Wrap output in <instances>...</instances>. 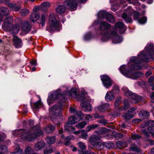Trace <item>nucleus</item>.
Masks as SVG:
<instances>
[{
  "mask_svg": "<svg viewBox=\"0 0 154 154\" xmlns=\"http://www.w3.org/2000/svg\"><path fill=\"white\" fill-rule=\"evenodd\" d=\"M131 98L132 99V103H136L141 100L142 99L140 96L137 95L134 93Z\"/></svg>",
  "mask_w": 154,
  "mask_h": 154,
  "instance_id": "obj_28",
  "label": "nucleus"
},
{
  "mask_svg": "<svg viewBox=\"0 0 154 154\" xmlns=\"http://www.w3.org/2000/svg\"><path fill=\"white\" fill-rule=\"evenodd\" d=\"M131 114H133V113L134 112V113L133 114H134L137 112H138V111L137 110V109L136 107H133L131 108L128 111Z\"/></svg>",
  "mask_w": 154,
  "mask_h": 154,
  "instance_id": "obj_54",
  "label": "nucleus"
},
{
  "mask_svg": "<svg viewBox=\"0 0 154 154\" xmlns=\"http://www.w3.org/2000/svg\"><path fill=\"white\" fill-rule=\"evenodd\" d=\"M122 89L125 95L128 97L131 98L132 95L134 94L131 91H129L127 88L123 87L122 88Z\"/></svg>",
  "mask_w": 154,
  "mask_h": 154,
  "instance_id": "obj_30",
  "label": "nucleus"
},
{
  "mask_svg": "<svg viewBox=\"0 0 154 154\" xmlns=\"http://www.w3.org/2000/svg\"><path fill=\"white\" fill-rule=\"evenodd\" d=\"M10 6L16 11H18L21 8L20 5L17 6L15 3H11L10 5Z\"/></svg>",
  "mask_w": 154,
  "mask_h": 154,
  "instance_id": "obj_40",
  "label": "nucleus"
},
{
  "mask_svg": "<svg viewBox=\"0 0 154 154\" xmlns=\"http://www.w3.org/2000/svg\"><path fill=\"white\" fill-rule=\"evenodd\" d=\"M106 129L105 128H103L101 129H99L98 130L95 131V133L98 134H100L103 133V131H105Z\"/></svg>",
  "mask_w": 154,
  "mask_h": 154,
  "instance_id": "obj_58",
  "label": "nucleus"
},
{
  "mask_svg": "<svg viewBox=\"0 0 154 154\" xmlns=\"http://www.w3.org/2000/svg\"><path fill=\"white\" fill-rule=\"evenodd\" d=\"M124 107L122 108V110H124L128 109L129 107V103L128 101L127 100H125L123 101Z\"/></svg>",
  "mask_w": 154,
  "mask_h": 154,
  "instance_id": "obj_42",
  "label": "nucleus"
},
{
  "mask_svg": "<svg viewBox=\"0 0 154 154\" xmlns=\"http://www.w3.org/2000/svg\"><path fill=\"white\" fill-rule=\"evenodd\" d=\"M121 98L120 97H117L115 101L114 105L116 107H118L121 103Z\"/></svg>",
  "mask_w": 154,
  "mask_h": 154,
  "instance_id": "obj_44",
  "label": "nucleus"
},
{
  "mask_svg": "<svg viewBox=\"0 0 154 154\" xmlns=\"http://www.w3.org/2000/svg\"><path fill=\"white\" fill-rule=\"evenodd\" d=\"M111 27V25L106 22H102L100 26L101 30L103 31H106L109 29Z\"/></svg>",
  "mask_w": 154,
  "mask_h": 154,
  "instance_id": "obj_22",
  "label": "nucleus"
},
{
  "mask_svg": "<svg viewBox=\"0 0 154 154\" xmlns=\"http://www.w3.org/2000/svg\"><path fill=\"white\" fill-rule=\"evenodd\" d=\"M42 104L40 101V99L38 102H35L34 103V108L36 109L42 106Z\"/></svg>",
  "mask_w": 154,
  "mask_h": 154,
  "instance_id": "obj_51",
  "label": "nucleus"
},
{
  "mask_svg": "<svg viewBox=\"0 0 154 154\" xmlns=\"http://www.w3.org/2000/svg\"><path fill=\"white\" fill-rule=\"evenodd\" d=\"M46 140L48 143L49 144H53L55 141V138L54 137H48L46 138Z\"/></svg>",
  "mask_w": 154,
  "mask_h": 154,
  "instance_id": "obj_39",
  "label": "nucleus"
},
{
  "mask_svg": "<svg viewBox=\"0 0 154 154\" xmlns=\"http://www.w3.org/2000/svg\"><path fill=\"white\" fill-rule=\"evenodd\" d=\"M32 152L33 149L30 147H27L25 150V154H32Z\"/></svg>",
  "mask_w": 154,
  "mask_h": 154,
  "instance_id": "obj_48",
  "label": "nucleus"
},
{
  "mask_svg": "<svg viewBox=\"0 0 154 154\" xmlns=\"http://www.w3.org/2000/svg\"><path fill=\"white\" fill-rule=\"evenodd\" d=\"M130 150L131 151H135L139 152L141 151V149L134 144H132L130 147Z\"/></svg>",
  "mask_w": 154,
  "mask_h": 154,
  "instance_id": "obj_36",
  "label": "nucleus"
},
{
  "mask_svg": "<svg viewBox=\"0 0 154 154\" xmlns=\"http://www.w3.org/2000/svg\"><path fill=\"white\" fill-rule=\"evenodd\" d=\"M141 138V137L140 135L137 134H132L131 136V138L132 140L136 141Z\"/></svg>",
  "mask_w": 154,
  "mask_h": 154,
  "instance_id": "obj_49",
  "label": "nucleus"
},
{
  "mask_svg": "<svg viewBox=\"0 0 154 154\" xmlns=\"http://www.w3.org/2000/svg\"><path fill=\"white\" fill-rule=\"evenodd\" d=\"M8 150L7 147L5 145L0 146V154H2L5 153Z\"/></svg>",
  "mask_w": 154,
  "mask_h": 154,
  "instance_id": "obj_41",
  "label": "nucleus"
},
{
  "mask_svg": "<svg viewBox=\"0 0 154 154\" xmlns=\"http://www.w3.org/2000/svg\"><path fill=\"white\" fill-rule=\"evenodd\" d=\"M39 14L35 12L32 13L30 17V20L33 22L37 21L39 18Z\"/></svg>",
  "mask_w": 154,
  "mask_h": 154,
  "instance_id": "obj_26",
  "label": "nucleus"
},
{
  "mask_svg": "<svg viewBox=\"0 0 154 154\" xmlns=\"http://www.w3.org/2000/svg\"><path fill=\"white\" fill-rule=\"evenodd\" d=\"M101 80L104 86L106 88L111 86L112 83V80L107 75H103L100 76Z\"/></svg>",
  "mask_w": 154,
  "mask_h": 154,
  "instance_id": "obj_11",
  "label": "nucleus"
},
{
  "mask_svg": "<svg viewBox=\"0 0 154 154\" xmlns=\"http://www.w3.org/2000/svg\"><path fill=\"white\" fill-rule=\"evenodd\" d=\"M140 118L143 119H147L149 116V113L146 110H142L138 114Z\"/></svg>",
  "mask_w": 154,
  "mask_h": 154,
  "instance_id": "obj_24",
  "label": "nucleus"
},
{
  "mask_svg": "<svg viewBox=\"0 0 154 154\" xmlns=\"http://www.w3.org/2000/svg\"><path fill=\"white\" fill-rule=\"evenodd\" d=\"M76 0H66L63 5H58L56 9V12L59 14L64 13L67 8L72 9L75 8L77 4Z\"/></svg>",
  "mask_w": 154,
  "mask_h": 154,
  "instance_id": "obj_3",
  "label": "nucleus"
},
{
  "mask_svg": "<svg viewBox=\"0 0 154 154\" xmlns=\"http://www.w3.org/2000/svg\"><path fill=\"white\" fill-rule=\"evenodd\" d=\"M1 15H0V22L2 19V15L6 16L9 14V11L6 7H2L0 8Z\"/></svg>",
  "mask_w": 154,
  "mask_h": 154,
  "instance_id": "obj_21",
  "label": "nucleus"
},
{
  "mask_svg": "<svg viewBox=\"0 0 154 154\" xmlns=\"http://www.w3.org/2000/svg\"><path fill=\"white\" fill-rule=\"evenodd\" d=\"M98 16L100 18H106V20L110 23H113L115 22L113 16L104 11H100L98 13Z\"/></svg>",
  "mask_w": 154,
  "mask_h": 154,
  "instance_id": "obj_10",
  "label": "nucleus"
},
{
  "mask_svg": "<svg viewBox=\"0 0 154 154\" xmlns=\"http://www.w3.org/2000/svg\"><path fill=\"white\" fill-rule=\"evenodd\" d=\"M59 25V22L56 20L55 16L53 14H51L49 19V29L50 31H53L56 29Z\"/></svg>",
  "mask_w": 154,
  "mask_h": 154,
  "instance_id": "obj_7",
  "label": "nucleus"
},
{
  "mask_svg": "<svg viewBox=\"0 0 154 154\" xmlns=\"http://www.w3.org/2000/svg\"><path fill=\"white\" fill-rule=\"evenodd\" d=\"M142 121V119H134L133 120V122L135 123H138Z\"/></svg>",
  "mask_w": 154,
  "mask_h": 154,
  "instance_id": "obj_64",
  "label": "nucleus"
},
{
  "mask_svg": "<svg viewBox=\"0 0 154 154\" xmlns=\"http://www.w3.org/2000/svg\"><path fill=\"white\" fill-rule=\"evenodd\" d=\"M142 132L146 137H149L150 136L149 134L148 133L146 130L143 129L142 130Z\"/></svg>",
  "mask_w": 154,
  "mask_h": 154,
  "instance_id": "obj_60",
  "label": "nucleus"
},
{
  "mask_svg": "<svg viewBox=\"0 0 154 154\" xmlns=\"http://www.w3.org/2000/svg\"><path fill=\"white\" fill-rule=\"evenodd\" d=\"M42 134L41 130L37 127H33L30 131L28 132L23 129H20L15 130L14 133L15 136H18L28 141L34 140L36 137Z\"/></svg>",
  "mask_w": 154,
  "mask_h": 154,
  "instance_id": "obj_1",
  "label": "nucleus"
},
{
  "mask_svg": "<svg viewBox=\"0 0 154 154\" xmlns=\"http://www.w3.org/2000/svg\"><path fill=\"white\" fill-rule=\"evenodd\" d=\"M72 124L69 121L65 125V129L68 131H72L75 130V128L72 127Z\"/></svg>",
  "mask_w": 154,
  "mask_h": 154,
  "instance_id": "obj_34",
  "label": "nucleus"
},
{
  "mask_svg": "<svg viewBox=\"0 0 154 154\" xmlns=\"http://www.w3.org/2000/svg\"><path fill=\"white\" fill-rule=\"evenodd\" d=\"M13 42L14 46L16 48H21L22 45L21 40L16 36H14Z\"/></svg>",
  "mask_w": 154,
  "mask_h": 154,
  "instance_id": "obj_17",
  "label": "nucleus"
},
{
  "mask_svg": "<svg viewBox=\"0 0 154 154\" xmlns=\"http://www.w3.org/2000/svg\"><path fill=\"white\" fill-rule=\"evenodd\" d=\"M149 83H152L153 85L154 83V76H151L149 79Z\"/></svg>",
  "mask_w": 154,
  "mask_h": 154,
  "instance_id": "obj_62",
  "label": "nucleus"
},
{
  "mask_svg": "<svg viewBox=\"0 0 154 154\" xmlns=\"http://www.w3.org/2000/svg\"><path fill=\"white\" fill-rule=\"evenodd\" d=\"M100 140V137L96 134L92 135L89 138L90 143L93 146L96 144Z\"/></svg>",
  "mask_w": 154,
  "mask_h": 154,
  "instance_id": "obj_15",
  "label": "nucleus"
},
{
  "mask_svg": "<svg viewBox=\"0 0 154 154\" xmlns=\"http://www.w3.org/2000/svg\"><path fill=\"white\" fill-rule=\"evenodd\" d=\"M98 126V125L97 124H92L88 125L86 127V132H89L92 130L97 128Z\"/></svg>",
  "mask_w": 154,
  "mask_h": 154,
  "instance_id": "obj_37",
  "label": "nucleus"
},
{
  "mask_svg": "<svg viewBox=\"0 0 154 154\" xmlns=\"http://www.w3.org/2000/svg\"><path fill=\"white\" fill-rule=\"evenodd\" d=\"M29 13V11L27 9L23 8L20 11V14L21 16L25 17L27 16Z\"/></svg>",
  "mask_w": 154,
  "mask_h": 154,
  "instance_id": "obj_38",
  "label": "nucleus"
},
{
  "mask_svg": "<svg viewBox=\"0 0 154 154\" xmlns=\"http://www.w3.org/2000/svg\"><path fill=\"white\" fill-rule=\"evenodd\" d=\"M123 137V135L120 133H117L115 135L116 138L117 139L122 138Z\"/></svg>",
  "mask_w": 154,
  "mask_h": 154,
  "instance_id": "obj_61",
  "label": "nucleus"
},
{
  "mask_svg": "<svg viewBox=\"0 0 154 154\" xmlns=\"http://www.w3.org/2000/svg\"><path fill=\"white\" fill-rule=\"evenodd\" d=\"M82 134L80 136V137L83 139L85 140H86L88 137V135L85 132V131H84V132L81 133Z\"/></svg>",
  "mask_w": 154,
  "mask_h": 154,
  "instance_id": "obj_53",
  "label": "nucleus"
},
{
  "mask_svg": "<svg viewBox=\"0 0 154 154\" xmlns=\"http://www.w3.org/2000/svg\"><path fill=\"white\" fill-rule=\"evenodd\" d=\"M120 71L126 77L133 79L141 78L143 76V73L141 72L138 71L133 73L132 71L128 70L125 65L121 66L120 68Z\"/></svg>",
  "mask_w": 154,
  "mask_h": 154,
  "instance_id": "obj_4",
  "label": "nucleus"
},
{
  "mask_svg": "<svg viewBox=\"0 0 154 154\" xmlns=\"http://www.w3.org/2000/svg\"><path fill=\"white\" fill-rule=\"evenodd\" d=\"M53 151V150L51 148L49 149H45L44 151V153L45 154H49V153H52Z\"/></svg>",
  "mask_w": 154,
  "mask_h": 154,
  "instance_id": "obj_59",
  "label": "nucleus"
},
{
  "mask_svg": "<svg viewBox=\"0 0 154 154\" xmlns=\"http://www.w3.org/2000/svg\"><path fill=\"white\" fill-rule=\"evenodd\" d=\"M147 20V18L146 17H143L140 20H138V22L140 24H144Z\"/></svg>",
  "mask_w": 154,
  "mask_h": 154,
  "instance_id": "obj_56",
  "label": "nucleus"
},
{
  "mask_svg": "<svg viewBox=\"0 0 154 154\" xmlns=\"http://www.w3.org/2000/svg\"><path fill=\"white\" fill-rule=\"evenodd\" d=\"M143 56V54H141L139 58L136 57H131L130 59V61L131 62L134 63L133 64H131L130 63H128V66H129L130 65H131L130 67L131 69L135 70L140 69L142 68L141 66L138 64L141 63L140 59Z\"/></svg>",
  "mask_w": 154,
  "mask_h": 154,
  "instance_id": "obj_6",
  "label": "nucleus"
},
{
  "mask_svg": "<svg viewBox=\"0 0 154 154\" xmlns=\"http://www.w3.org/2000/svg\"><path fill=\"white\" fill-rule=\"evenodd\" d=\"M19 31V26L18 25L16 24L11 27L8 31L12 34L14 35L17 34Z\"/></svg>",
  "mask_w": 154,
  "mask_h": 154,
  "instance_id": "obj_19",
  "label": "nucleus"
},
{
  "mask_svg": "<svg viewBox=\"0 0 154 154\" xmlns=\"http://www.w3.org/2000/svg\"><path fill=\"white\" fill-rule=\"evenodd\" d=\"M62 110V107L61 105H56L52 107L51 111L54 115L58 116L61 113Z\"/></svg>",
  "mask_w": 154,
  "mask_h": 154,
  "instance_id": "obj_12",
  "label": "nucleus"
},
{
  "mask_svg": "<svg viewBox=\"0 0 154 154\" xmlns=\"http://www.w3.org/2000/svg\"><path fill=\"white\" fill-rule=\"evenodd\" d=\"M13 19L12 17H6L3 20L2 27L3 30L8 31L13 23Z\"/></svg>",
  "mask_w": 154,
  "mask_h": 154,
  "instance_id": "obj_9",
  "label": "nucleus"
},
{
  "mask_svg": "<svg viewBox=\"0 0 154 154\" xmlns=\"http://www.w3.org/2000/svg\"><path fill=\"white\" fill-rule=\"evenodd\" d=\"M76 118L74 116H72L68 118V120L69 122L72 124H75L79 122L80 120L79 118Z\"/></svg>",
  "mask_w": 154,
  "mask_h": 154,
  "instance_id": "obj_29",
  "label": "nucleus"
},
{
  "mask_svg": "<svg viewBox=\"0 0 154 154\" xmlns=\"http://www.w3.org/2000/svg\"><path fill=\"white\" fill-rule=\"evenodd\" d=\"M51 99L53 100H55L58 98H64V92L61 93V92L60 90H57L56 91H54L51 94Z\"/></svg>",
  "mask_w": 154,
  "mask_h": 154,
  "instance_id": "obj_13",
  "label": "nucleus"
},
{
  "mask_svg": "<svg viewBox=\"0 0 154 154\" xmlns=\"http://www.w3.org/2000/svg\"><path fill=\"white\" fill-rule=\"evenodd\" d=\"M116 145L117 147L119 149H122L127 146L126 143L122 140L117 141L116 143Z\"/></svg>",
  "mask_w": 154,
  "mask_h": 154,
  "instance_id": "obj_32",
  "label": "nucleus"
},
{
  "mask_svg": "<svg viewBox=\"0 0 154 154\" xmlns=\"http://www.w3.org/2000/svg\"><path fill=\"white\" fill-rule=\"evenodd\" d=\"M45 145V142L44 141L41 140L35 143L34 146V149L38 151L42 149Z\"/></svg>",
  "mask_w": 154,
  "mask_h": 154,
  "instance_id": "obj_20",
  "label": "nucleus"
},
{
  "mask_svg": "<svg viewBox=\"0 0 154 154\" xmlns=\"http://www.w3.org/2000/svg\"><path fill=\"white\" fill-rule=\"evenodd\" d=\"M69 110L72 113L75 114L79 118L80 120L82 119V117L81 116L82 112L81 111H77L75 109L72 107L70 108Z\"/></svg>",
  "mask_w": 154,
  "mask_h": 154,
  "instance_id": "obj_25",
  "label": "nucleus"
},
{
  "mask_svg": "<svg viewBox=\"0 0 154 154\" xmlns=\"http://www.w3.org/2000/svg\"><path fill=\"white\" fill-rule=\"evenodd\" d=\"M47 16L46 14H43L42 15L41 18V24L42 26H43L45 24L46 20V17Z\"/></svg>",
  "mask_w": 154,
  "mask_h": 154,
  "instance_id": "obj_45",
  "label": "nucleus"
},
{
  "mask_svg": "<svg viewBox=\"0 0 154 154\" xmlns=\"http://www.w3.org/2000/svg\"><path fill=\"white\" fill-rule=\"evenodd\" d=\"M112 91L114 93H118L119 92V87L117 85H115L114 86L112 90Z\"/></svg>",
  "mask_w": 154,
  "mask_h": 154,
  "instance_id": "obj_55",
  "label": "nucleus"
},
{
  "mask_svg": "<svg viewBox=\"0 0 154 154\" xmlns=\"http://www.w3.org/2000/svg\"><path fill=\"white\" fill-rule=\"evenodd\" d=\"M78 144L79 147L82 150L86 149V146L84 143L81 142H79L78 143Z\"/></svg>",
  "mask_w": 154,
  "mask_h": 154,
  "instance_id": "obj_50",
  "label": "nucleus"
},
{
  "mask_svg": "<svg viewBox=\"0 0 154 154\" xmlns=\"http://www.w3.org/2000/svg\"><path fill=\"white\" fill-rule=\"evenodd\" d=\"M86 122H81L76 125V127L79 129L84 128L87 125Z\"/></svg>",
  "mask_w": 154,
  "mask_h": 154,
  "instance_id": "obj_43",
  "label": "nucleus"
},
{
  "mask_svg": "<svg viewBox=\"0 0 154 154\" xmlns=\"http://www.w3.org/2000/svg\"><path fill=\"white\" fill-rule=\"evenodd\" d=\"M55 129V127L51 125H48L45 128V130L46 133L48 134L52 132Z\"/></svg>",
  "mask_w": 154,
  "mask_h": 154,
  "instance_id": "obj_35",
  "label": "nucleus"
},
{
  "mask_svg": "<svg viewBox=\"0 0 154 154\" xmlns=\"http://www.w3.org/2000/svg\"><path fill=\"white\" fill-rule=\"evenodd\" d=\"M114 146V144L111 142H108L107 143H104V146L107 148L110 149L113 147Z\"/></svg>",
  "mask_w": 154,
  "mask_h": 154,
  "instance_id": "obj_46",
  "label": "nucleus"
},
{
  "mask_svg": "<svg viewBox=\"0 0 154 154\" xmlns=\"http://www.w3.org/2000/svg\"><path fill=\"white\" fill-rule=\"evenodd\" d=\"M100 122L103 125H105L107 123V121L105 119H103L101 120Z\"/></svg>",
  "mask_w": 154,
  "mask_h": 154,
  "instance_id": "obj_63",
  "label": "nucleus"
},
{
  "mask_svg": "<svg viewBox=\"0 0 154 154\" xmlns=\"http://www.w3.org/2000/svg\"><path fill=\"white\" fill-rule=\"evenodd\" d=\"M133 13H134V19L135 20H139L140 15V14L137 12H134V11Z\"/></svg>",
  "mask_w": 154,
  "mask_h": 154,
  "instance_id": "obj_52",
  "label": "nucleus"
},
{
  "mask_svg": "<svg viewBox=\"0 0 154 154\" xmlns=\"http://www.w3.org/2000/svg\"><path fill=\"white\" fill-rule=\"evenodd\" d=\"M113 92L112 91H109L106 93L105 99L108 102H110L115 98V96L113 94Z\"/></svg>",
  "mask_w": 154,
  "mask_h": 154,
  "instance_id": "obj_23",
  "label": "nucleus"
},
{
  "mask_svg": "<svg viewBox=\"0 0 154 154\" xmlns=\"http://www.w3.org/2000/svg\"><path fill=\"white\" fill-rule=\"evenodd\" d=\"M94 146L96 149L98 150H101L103 149L104 147V142L100 140Z\"/></svg>",
  "mask_w": 154,
  "mask_h": 154,
  "instance_id": "obj_27",
  "label": "nucleus"
},
{
  "mask_svg": "<svg viewBox=\"0 0 154 154\" xmlns=\"http://www.w3.org/2000/svg\"><path fill=\"white\" fill-rule=\"evenodd\" d=\"M136 114V113L134 114H131L129 112L124 114L122 115V117L125 119V120H129L132 118Z\"/></svg>",
  "mask_w": 154,
  "mask_h": 154,
  "instance_id": "obj_31",
  "label": "nucleus"
},
{
  "mask_svg": "<svg viewBox=\"0 0 154 154\" xmlns=\"http://www.w3.org/2000/svg\"><path fill=\"white\" fill-rule=\"evenodd\" d=\"M115 29L119 31L120 33H123L126 29V27L124 26V23L121 22H118L115 26Z\"/></svg>",
  "mask_w": 154,
  "mask_h": 154,
  "instance_id": "obj_14",
  "label": "nucleus"
},
{
  "mask_svg": "<svg viewBox=\"0 0 154 154\" xmlns=\"http://www.w3.org/2000/svg\"><path fill=\"white\" fill-rule=\"evenodd\" d=\"M125 13L122 15V17L127 23H131L132 20L131 16L132 15L134 10L131 7H128L125 10Z\"/></svg>",
  "mask_w": 154,
  "mask_h": 154,
  "instance_id": "obj_8",
  "label": "nucleus"
},
{
  "mask_svg": "<svg viewBox=\"0 0 154 154\" xmlns=\"http://www.w3.org/2000/svg\"><path fill=\"white\" fill-rule=\"evenodd\" d=\"M109 104L106 103L100 105L98 107V109L100 111L103 112L107 109L109 107Z\"/></svg>",
  "mask_w": 154,
  "mask_h": 154,
  "instance_id": "obj_33",
  "label": "nucleus"
},
{
  "mask_svg": "<svg viewBox=\"0 0 154 154\" xmlns=\"http://www.w3.org/2000/svg\"><path fill=\"white\" fill-rule=\"evenodd\" d=\"M104 38H106L105 41L109 38H112V42L114 44L120 43L122 40V37L117 34L116 32L114 31H112L111 34H109V32L105 33L104 36Z\"/></svg>",
  "mask_w": 154,
  "mask_h": 154,
  "instance_id": "obj_5",
  "label": "nucleus"
},
{
  "mask_svg": "<svg viewBox=\"0 0 154 154\" xmlns=\"http://www.w3.org/2000/svg\"><path fill=\"white\" fill-rule=\"evenodd\" d=\"M64 97L65 96H70L74 97H76V99L78 101H81V106L82 109L85 112L91 111L92 110V106L89 103L93 102V100L89 99H87L84 97L83 94L76 96V89L72 88L70 91H65L64 92Z\"/></svg>",
  "mask_w": 154,
  "mask_h": 154,
  "instance_id": "obj_2",
  "label": "nucleus"
},
{
  "mask_svg": "<svg viewBox=\"0 0 154 154\" xmlns=\"http://www.w3.org/2000/svg\"><path fill=\"white\" fill-rule=\"evenodd\" d=\"M31 28V25L29 24V22L26 20L24 21L22 27V31L25 33H27L30 31Z\"/></svg>",
  "mask_w": 154,
  "mask_h": 154,
  "instance_id": "obj_16",
  "label": "nucleus"
},
{
  "mask_svg": "<svg viewBox=\"0 0 154 154\" xmlns=\"http://www.w3.org/2000/svg\"><path fill=\"white\" fill-rule=\"evenodd\" d=\"M146 124L148 126L147 130L151 134L154 133V121L149 120L146 122Z\"/></svg>",
  "mask_w": 154,
  "mask_h": 154,
  "instance_id": "obj_18",
  "label": "nucleus"
},
{
  "mask_svg": "<svg viewBox=\"0 0 154 154\" xmlns=\"http://www.w3.org/2000/svg\"><path fill=\"white\" fill-rule=\"evenodd\" d=\"M41 5L42 6V8H47L50 7L51 4L49 2H45L42 3Z\"/></svg>",
  "mask_w": 154,
  "mask_h": 154,
  "instance_id": "obj_47",
  "label": "nucleus"
},
{
  "mask_svg": "<svg viewBox=\"0 0 154 154\" xmlns=\"http://www.w3.org/2000/svg\"><path fill=\"white\" fill-rule=\"evenodd\" d=\"M81 116L82 117V119L83 118L85 117V119L86 120H88L89 118H93L92 116L90 114L84 115L82 113Z\"/></svg>",
  "mask_w": 154,
  "mask_h": 154,
  "instance_id": "obj_57",
  "label": "nucleus"
}]
</instances>
